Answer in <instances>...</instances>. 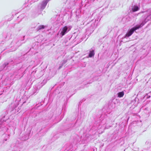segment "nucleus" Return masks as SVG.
I'll list each match as a JSON object with an SVG mask.
<instances>
[{"instance_id":"nucleus-1","label":"nucleus","mask_w":151,"mask_h":151,"mask_svg":"<svg viewBox=\"0 0 151 151\" xmlns=\"http://www.w3.org/2000/svg\"><path fill=\"white\" fill-rule=\"evenodd\" d=\"M141 27V25H140L132 28L129 30L128 32L126 34L125 37H129L132 35L134 31L138 29H139Z\"/></svg>"},{"instance_id":"nucleus-2","label":"nucleus","mask_w":151,"mask_h":151,"mask_svg":"<svg viewBox=\"0 0 151 151\" xmlns=\"http://www.w3.org/2000/svg\"><path fill=\"white\" fill-rule=\"evenodd\" d=\"M68 29V27L66 26H64L62 29V31L61 32V34L62 36L64 35L66 32H67Z\"/></svg>"},{"instance_id":"nucleus-3","label":"nucleus","mask_w":151,"mask_h":151,"mask_svg":"<svg viewBox=\"0 0 151 151\" xmlns=\"http://www.w3.org/2000/svg\"><path fill=\"white\" fill-rule=\"evenodd\" d=\"M95 53L94 51L93 50L90 51V52L88 55V57L91 58L94 55Z\"/></svg>"},{"instance_id":"nucleus-4","label":"nucleus","mask_w":151,"mask_h":151,"mask_svg":"<svg viewBox=\"0 0 151 151\" xmlns=\"http://www.w3.org/2000/svg\"><path fill=\"white\" fill-rule=\"evenodd\" d=\"M124 92L123 91H122L118 93V96L119 98L122 97L124 96Z\"/></svg>"},{"instance_id":"nucleus-5","label":"nucleus","mask_w":151,"mask_h":151,"mask_svg":"<svg viewBox=\"0 0 151 151\" xmlns=\"http://www.w3.org/2000/svg\"><path fill=\"white\" fill-rule=\"evenodd\" d=\"M139 9V7L137 6H134L132 9V10L133 12H135L138 11Z\"/></svg>"},{"instance_id":"nucleus-6","label":"nucleus","mask_w":151,"mask_h":151,"mask_svg":"<svg viewBox=\"0 0 151 151\" xmlns=\"http://www.w3.org/2000/svg\"><path fill=\"white\" fill-rule=\"evenodd\" d=\"M45 28V26L43 25H41L40 26L38 27V30H41L42 29H44Z\"/></svg>"}]
</instances>
